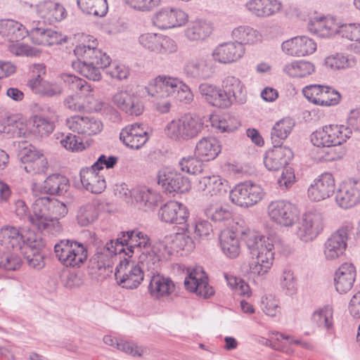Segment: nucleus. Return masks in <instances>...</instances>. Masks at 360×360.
Segmentation results:
<instances>
[{"instance_id":"obj_1","label":"nucleus","mask_w":360,"mask_h":360,"mask_svg":"<svg viewBox=\"0 0 360 360\" xmlns=\"http://www.w3.org/2000/svg\"><path fill=\"white\" fill-rule=\"evenodd\" d=\"M122 236L115 240H110L103 246H98L91 262H97V268L109 266L105 263V257H117V255L124 252L131 257L133 254L138 255L139 262L146 266L148 271L157 272L161 259L164 255L160 252V248H165L162 243L152 245L150 238L139 231L121 232Z\"/></svg>"},{"instance_id":"obj_2","label":"nucleus","mask_w":360,"mask_h":360,"mask_svg":"<svg viewBox=\"0 0 360 360\" xmlns=\"http://www.w3.org/2000/svg\"><path fill=\"white\" fill-rule=\"evenodd\" d=\"M68 212L63 202L49 196H41V193L36 192L32 214L28 218L39 231L57 235L62 231L59 219L64 217Z\"/></svg>"},{"instance_id":"obj_3","label":"nucleus","mask_w":360,"mask_h":360,"mask_svg":"<svg viewBox=\"0 0 360 360\" xmlns=\"http://www.w3.org/2000/svg\"><path fill=\"white\" fill-rule=\"evenodd\" d=\"M148 94L153 98L156 109L161 113L169 111L172 99L189 103L193 95L189 86L177 77L159 75L147 88Z\"/></svg>"},{"instance_id":"obj_4","label":"nucleus","mask_w":360,"mask_h":360,"mask_svg":"<svg viewBox=\"0 0 360 360\" xmlns=\"http://www.w3.org/2000/svg\"><path fill=\"white\" fill-rule=\"evenodd\" d=\"M241 235L252 258L250 272L258 276L264 274L271 268L274 259L273 243L269 238L250 229L242 231Z\"/></svg>"},{"instance_id":"obj_5","label":"nucleus","mask_w":360,"mask_h":360,"mask_svg":"<svg viewBox=\"0 0 360 360\" xmlns=\"http://www.w3.org/2000/svg\"><path fill=\"white\" fill-rule=\"evenodd\" d=\"M74 53L78 60L72 63L73 68L93 81L100 80V69L106 68L111 63L110 56L94 45L79 44L75 48Z\"/></svg>"},{"instance_id":"obj_6","label":"nucleus","mask_w":360,"mask_h":360,"mask_svg":"<svg viewBox=\"0 0 360 360\" xmlns=\"http://www.w3.org/2000/svg\"><path fill=\"white\" fill-rule=\"evenodd\" d=\"M204 124L202 120L191 114H185L169 122L165 127L166 135L174 141H186L198 136Z\"/></svg>"},{"instance_id":"obj_7","label":"nucleus","mask_w":360,"mask_h":360,"mask_svg":"<svg viewBox=\"0 0 360 360\" xmlns=\"http://www.w3.org/2000/svg\"><path fill=\"white\" fill-rule=\"evenodd\" d=\"M56 257L66 267L79 268L88 258L86 246L75 240L63 239L54 245Z\"/></svg>"},{"instance_id":"obj_8","label":"nucleus","mask_w":360,"mask_h":360,"mask_svg":"<svg viewBox=\"0 0 360 360\" xmlns=\"http://www.w3.org/2000/svg\"><path fill=\"white\" fill-rule=\"evenodd\" d=\"M351 136V129L343 124H329L314 131L310 136L312 144L316 147L330 146L346 142Z\"/></svg>"},{"instance_id":"obj_9","label":"nucleus","mask_w":360,"mask_h":360,"mask_svg":"<svg viewBox=\"0 0 360 360\" xmlns=\"http://www.w3.org/2000/svg\"><path fill=\"white\" fill-rule=\"evenodd\" d=\"M263 188L252 181L236 185L229 193L231 201L240 207H249L260 202L264 196Z\"/></svg>"},{"instance_id":"obj_10","label":"nucleus","mask_w":360,"mask_h":360,"mask_svg":"<svg viewBox=\"0 0 360 360\" xmlns=\"http://www.w3.org/2000/svg\"><path fill=\"white\" fill-rule=\"evenodd\" d=\"M115 277L122 288L135 289L143 281V270L139 264H135L127 258L120 257L119 264L115 268Z\"/></svg>"},{"instance_id":"obj_11","label":"nucleus","mask_w":360,"mask_h":360,"mask_svg":"<svg viewBox=\"0 0 360 360\" xmlns=\"http://www.w3.org/2000/svg\"><path fill=\"white\" fill-rule=\"evenodd\" d=\"M270 219L282 226H292L297 221L299 210L295 205L286 200L271 202L267 207Z\"/></svg>"},{"instance_id":"obj_12","label":"nucleus","mask_w":360,"mask_h":360,"mask_svg":"<svg viewBox=\"0 0 360 360\" xmlns=\"http://www.w3.org/2000/svg\"><path fill=\"white\" fill-rule=\"evenodd\" d=\"M353 229L354 224L350 221H345L326 240L323 254L327 260L337 259L343 255L347 248L349 235Z\"/></svg>"},{"instance_id":"obj_13","label":"nucleus","mask_w":360,"mask_h":360,"mask_svg":"<svg viewBox=\"0 0 360 360\" xmlns=\"http://www.w3.org/2000/svg\"><path fill=\"white\" fill-rule=\"evenodd\" d=\"M323 229V217L317 210L305 212L298 223L296 235L304 243L314 240Z\"/></svg>"},{"instance_id":"obj_14","label":"nucleus","mask_w":360,"mask_h":360,"mask_svg":"<svg viewBox=\"0 0 360 360\" xmlns=\"http://www.w3.org/2000/svg\"><path fill=\"white\" fill-rule=\"evenodd\" d=\"M188 216L186 207L174 200L165 203L158 211V217L162 221L181 225L179 230L188 231H189V224H187Z\"/></svg>"},{"instance_id":"obj_15","label":"nucleus","mask_w":360,"mask_h":360,"mask_svg":"<svg viewBox=\"0 0 360 360\" xmlns=\"http://www.w3.org/2000/svg\"><path fill=\"white\" fill-rule=\"evenodd\" d=\"M158 184L166 193H179L188 191L189 181L170 167L161 169L158 174Z\"/></svg>"},{"instance_id":"obj_16","label":"nucleus","mask_w":360,"mask_h":360,"mask_svg":"<svg viewBox=\"0 0 360 360\" xmlns=\"http://www.w3.org/2000/svg\"><path fill=\"white\" fill-rule=\"evenodd\" d=\"M307 100L321 106H330L338 104L341 98L338 91L328 86L311 84L302 90Z\"/></svg>"},{"instance_id":"obj_17","label":"nucleus","mask_w":360,"mask_h":360,"mask_svg":"<svg viewBox=\"0 0 360 360\" xmlns=\"http://www.w3.org/2000/svg\"><path fill=\"white\" fill-rule=\"evenodd\" d=\"M27 36L33 44L43 46L60 44L67 41V37L50 28L43 26L41 22H34L30 30H27Z\"/></svg>"},{"instance_id":"obj_18","label":"nucleus","mask_w":360,"mask_h":360,"mask_svg":"<svg viewBox=\"0 0 360 360\" xmlns=\"http://www.w3.org/2000/svg\"><path fill=\"white\" fill-rule=\"evenodd\" d=\"M335 201L343 209L352 208L360 203V180L347 179L337 191Z\"/></svg>"},{"instance_id":"obj_19","label":"nucleus","mask_w":360,"mask_h":360,"mask_svg":"<svg viewBox=\"0 0 360 360\" xmlns=\"http://www.w3.org/2000/svg\"><path fill=\"white\" fill-rule=\"evenodd\" d=\"M27 245L21 252L24 255L27 263L31 268L40 270L45 266L44 255L40 250L44 248V242L42 238L35 233H31L30 236L26 239Z\"/></svg>"},{"instance_id":"obj_20","label":"nucleus","mask_w":360,"mask_h":360,"mask_svg":"<svg viewBox=\"0 0 360 360\" xmlns=\"http://www.w3.org/2000/svg\"><path fill=\"white\" fill-rule=\"evenodd\" d=\"M335 190V179L332 174L323 173L314 181L309 187L307 193L309 198L319 202L331 196Z\"/></svg>"},{"instance_id":"obj_21","label":"nucleus","mask_w":360,"mask_h":360,"mask_svg":"<svg viewBox=\"0 0 360 360\" xmlns=\"http://www.w3.org/2000/svg\"><path fill=\"white\" fill-rule=\"evenodd\" d=\"M293 157L292 150L287 146L273 145V148L266 152L264 164L269 171H278L288 165Z\"/></svg>"},{"instance_id":"obj_22","label":"nucleus","mask_w":360,"mask_h":360,"mask_svg":"<svg viewBox=\"0 0 360 360\" xmlns=\"http://www.w3.org/2000/svg\"><path fill=\"white\" fill-rule=\"evenodd\" d=\"M188 20V15L181 9L163 8L155 17L154 23L162 30L180 27Z\"/></svg>"},{"instance_id":"obj_23","label":"nucleus","mask_w":360,"mask_h":360,"mask_svg":"<svg viewBox=\"0 0 360 360\" xmlns=\"http://www.w3.org/2000/svg\"><path fill=\"white\" fill-rule=\"evenodd\" d=\"M281 48L289 56L301 57L313 53L316 44L309 37L298 36L283 42Z\"/></svg>"},{"instance_id":"obj_24","label":"nucleus","mask_w":360,"mask_h":360,"mask_svg":"<svg viewBox=\"0 0 360 360\" xmlns=\"http://www.w3.org/2000/svg\"><path fill=\"white\" fill-rule=\"evenodd\" d=\"M66 124L72 131L86 136L95 135L103 129L102 122L94 117L72 116L67 119Z\"/></svg>"},{"instance_id":"obj_25","label":"nucleus","mask_w":360,"mask_h":360,"mask_svg":"<svg viewBox=\"0 0 360 360\" xmlns=\"http://www.w3.org/2000/svg\"><path fill=\"white\" fill-rule=\"evenodd\" d=\"M32 232L25 234L20 233L19 229L14 226H5L0 230V244L5 249L10 251L22 250L27 245L26 239L30 236Z\"/></svg>"},{"instance_id":"obj_26","label":"nucleus","mask_w":360,"mask_h":360,"mask_svg":"<svg viewBox=\"0 0 360 360\" xmlns=\"http://www.w3.org/2000/svg\"><path fill=\"white\" fill-rule=\"evenodd\" d=\"M112 103L120 110L132 116H139L143 112V105L140 98L127 91H120L112 97Z\"/></svg>"},{"instance_id":"obj_27","label":"nucleus","mask_w":360,"mask_h":360,"mask_svg":"<svg viewBox=\"0 0 360 360\" xmlns=\"http://www.w3.org/2000/svg\"><path fill=\"white\" fill-rule=\"evenodd\" d=\"M244 53L245 49L240 44L226 42L217 46L212 55L215 61L222 64H229L239 60Z\"/></svg>"},{"instance_id":"obj_28","label":"nucleus","mask_w":360,"mask_h":360,"mask_svg":"<svg viewBox=\"0 0 360 360\" xmlns=\"http://www.w3.org/2000/svg\"><path fill=\"white\" fill-rule=\"evenodd\" d=\"M187 77L195 79H207L214 74V68L204 57L188 60L184 68Z\"/></svg>"},{"instance_id":"obj_29","label":"nucleus","mask_w":360,"mask_h":360,"mask_svg":"<svg viewBox=\"0 0 360 360\" xmlns=\"http://www.w3.org/2000/svg\"><path fill=\"white\" fill-rule=\"evenodd\" d=\"M355 278L354 266L352 263H343L335 273L334 283L336 290L340 294L347 293L352 289Z\"/></svg>"},{"instance_id":"obj_30","label":"nucleus","mask_w":360,"mask_h":360,"mask_svg":"<svg viewBox=\"0 0 360 360\" xmlns=\"http://www.w3.org/2000/svg\"><path fill=\"white\" fill-rule=\"evenodd\" d=\"M37 11L44 22L50 25L60 22L67 15L66 10L62 4L50 0L38 4Z\"/></svg>"},{"instance_id":"obj_31","label":"nucleus","mask_w":360,"mask_h":360,"mask_svg":"<svg viewBox=\"0 0 360 360\" xmlns=\"http://www.w3.org/2000/svg\"><path fill=\"white\" fill-rule=\"evenodd\" d=\"M282 3L278 0H250L245 7L252 15L258 18H268L279 13Z\"/></svg>"},{"instance_id":"obj_32","label":"nucleus","mask_w":360,"mask_h":360,"mask_svg":"<svg viewBox=\"0 0 360 360\" xmlns=\"http://www.w3.org/2000/svg\"><path fill=\"white\" fill-rule=\"evenodd\" d=\"M68 183V179L63 175L60 174L49 175L39 188L33 190L34 196L35 197L36 192L41 193V196L60 195L67 191Z\"/></svg>"},{"instance_id":"obj_33","label":"nucleus","mask_w":360,"mask_h":360,"mask_svg":"<svg viewBox=\"0 0 360 360\" xmlns=\"http://www.w3.org/2000/svg\"><path fill=\"white\" fill-rule=\"evenodd\" d=\"M27 125L18 115H11L0 120V136L11 139L26 134Z\"/></svg>"},{"instance_id":"obj_34","label":"nucleus","mask_w":360,"mask_h":360,"mask_svg":"<svg viewBox=\"0 0 360 360\" xmlns=\"http://www.w3.org/2000/svg\"><path fill=\"white\" fill-rule=\"evenodd\" d=\"M79 176L82 186L93 193H101L106 187L103 176L91 167L82 168Z\"/></svg>"},{"instance_id":"obj_35","label":"nucleus","mask_w":360,"mask_h":360,"mask_svg":"<svg viewBox=\"0 0 360 360\" xmlns=\"http://www.w3.org/2000/svg\"><path fill=\"white\" fill-rule=\"evenodd\" d=\"M204 213L207 219L220 227L230 225L233 221L232 210L227 205L210 204L204 209Z\"/></svg>"},{"instance_id":"obj_36","label":"nucleus","mask_w":360,"mask_h":360,"mask_svg":"<svg viewBox=\"0 0 360 360\" xmlns=\"http://www.w3.org/2000/svg\"><path fill=\"white\" fill-rule=\"evenodd\" d=\"M221 87L233 103L243 104L247 100V91L241 80L234 76H227L222 81Z\"/></svg>"},{"instance_id":"obj_37","label":"nucleus","mask_w":360,"mask_h":360,"mask_svg":"<svg viewBox=\"0 0 360 360\" xmlns=\"http://www.w3.org/2000/svg\"><path fill=\"white\" fill-rule=\"evenodd\" d=\"M221 146L214 137H203L196 144L195 155L202 160L215 159L221 152Z\"/></svg>"},{"instance_id":"obj_38","label":"nucleus","mask_w":360,"mask_h":360,"mask_svg":"<svg viewBox=\"0 0 360 360\" xmlns=\"http://www.w3.org/2000/svg\"><path fill=\"white\" fill-rule=\"evenodd\" d=\"M174 289L175 285L172 279L160 274L153 275L148 285L150 295L158 299L171 295Z\"/></svg>"},{"instance_id":"obj_39","label":"nucleus","mask_w":360,"mask_h":360,"mask_svg":"<svg viewBox=\"0 0 360 360\" xmlns=\"http://www.w3.org/2000/svg\"><path fill=\"white\" fill-rule=\"evenodd\" d=\"M27 30L19 22L11 20H0V34L10 42H18L23 39Z\"/></svg>"},{"instance_id":"obj_40","label":"nucleus","mask_w":360,"mask_h":360,"mask_svg":"<svg viewBox=\"0 0 360 360\" xmlns=\"http://www.w3.org/2000/svg\"><path fill=\"white\" fill-rule=\"evenodd\" d=\"M184 285L186 290L204 298H209L214 294L213 288L208 284L207 277L204 275H200L198 278L191 273L185 278Z\"/></svg>"},{"instance_id":"obj_41","label":"nucleus","mask_w":360,"mask_h":360,"mask_svg":"<svg viewBox=\"0 0 360 360\" xmlns=\"http://www.w3.org/2000/svg\"><path fill=\"white\" fill-rule=\"evenodd\" d=\"M219 243L223 252L229 258H236L240 253V242L236 232L224 229L219 235Z\"/></svg>"},{"instance_id":"obj_42","label":"nucleus","mask_w":360,"mask_h":360,"mask_svg":"<svg viewBox=\"0 0 360 360\" xmlns=\"http://www.w3.org/2000/svg\"><path fill=\"white\" fill-rule=\"evenodd\" d=\"M212 32L211 23L198 20L188 23L185 35L190 41H202L208 37Z\"/></svg>"},{"instance_id":"obj_43","label":"nucleus","mask_w":360,"mask_h":360,"mask_svg":"<svg viewBox=\"0 0 360 360\" xmlns=\"http://www.w3.org/2000/svg\"><path fill=\"white\" fill-rule=\"evenodd\" d=\"M232 38L236 44H254L261 40V34L253 27L248 25H240L231 32Z\"/></svg>"},{"instance_id":"obj_44","label":"nucleus","mask_w":360,"mask_h":360,"mask_svg":"<svg viewBox=\"0 0 360 360\" xmlns=\"http://www.w3.org/2000/svg\"><path fill=\"white\" fill-rule=\"evenodd\" d=\"M294 126L295 121L290 117L276 122L271 131L272 144L283 146V141L289 136Z\"/></svg>"},{"instance_id":"obj_45","label":"nucleus","mask_w":360,"mask_h":360,"mask_svg":"<svg viewBox=\"0 0 360 360\" xmlns=\"http://www.w3.org/2000/svg\"><path fill=\"white\" fill-rule=\"evenodd\" d=\"M78 7L85 13L103 17L108 11L107 0H75Z\"/></svg>"},{"instance_id":"obj_46","label":"nucleus","mask_w":360,"mask_h":360,"mask_svg":"<svg viewBox=\"0 0 360 360\" xmlns=\"http://www.w3.org/2000/svg\"><path fill=\"white\" fill-rule=\"evenodd\" d=\"M315 70L314 65L306 60H297L285 65L283 71L292 77H304Z\"/></svg>"},{"instance_id":"obj_47","label":"nucleus","mask_w":360,"mask_h":360,"mask_svg":"<svg viewBox=\"0 0 360 360\" xmlns=\"http://www.w3.org/2000/svg\"><path fill=\"white\" fill-rule=\"evenodd\" d=\"M134 198L136 201L146 211L153 210L158 205V202L161 200V196L159 193L150 189L145 188L138 191Z\"/></svg>"},{"instance_id":"obj_48","label":"nucleus","mask_w":360,"mask_h":360,"mask_svg":"<svg viewBox=\"0 0 360 360\" xmlns=\"http://www.w3.org/2000/svg\"><path fill=\"white\" fill-rule=\"evenodd\" d=\"M195 181L197 188L200 191H205L212 195H216L217 192L221 191L222 183L219 176H207L200 175L196 176Z\"/></svg>"},{"instance_id":"obj_49","label":"nucleus","mask_w":360,"mask_h":360,"mask_svg":"<svg viewBox=\"0 0 360 360\" xmlns=\"http://www.w3.org/2000/svg\"><path fill=\"white\" fill-rule=\"evenodd\" d=\"M98 216L96 206L93 203H88L79 207L77 214V223L81 226H86L94 222Z\"/></svg>"},{"instance_id":"obj_50","label":"nucleus","mask_w":360,"mask_h":360,"mask_svg":"<svg viewBox=\"0 0 360 360\" xmlns=\"http://www.w3.org/2000/svg\"><path fill=\"white\" fill-rule=\"evenodd\" d=\"M41 155L42 153L38 151L34 146L27 141L18 143V157L24 165H28Z\"/></svg>"},{"instance_id":"obj_51","label":"nucleus","mask_w":360,"mask_h":360,"mask_svg":"<svg viewBox=\"0 0 360 360\" xmlns=\"http://www.w3.org/2000/svg\"><path fill=\"white\" fill-rule=\"evenodd\" d=\"M332 317L333 309L330 307L326 306L324 308L314 312L311 319L312 321L319 327L330 329L333 326Z\"/></svg>"},{"instance_id":"obj_52","label":"nucleus","mask_w":360,"mask_h":360,"mask_svg":"<svg viewBox=\"0 0 360 360\" xmlns=\"http://www.w3.org/2000/svg\"><path fill=\"white\" fill-rule=\"evenodd\" d=\"M199 158L196 155L183 158L179 162L181 169L188 174H200L202 172V160H200Z\"/></svg>"},{"instance_id":"obj_53","label":"nucleus","mask_w":360,"mask_h":360,"mask_svg":"<svg viewBox=\"0 0 360 360\" xmlns=\"http://www.w3.org/2000/svg\"><path fill=\"white\" fill-rule=\"evenodd\" d=\"M343 143L331 145L330 146H322L326 148L323 152L321 159L326 162L335 161L342 159L346 154V150L342 146Z\"/></svg>"},{"instance_id":"obj_54","label":"nucleus","mask_w":360,"mask_h":360,"mask_svg":"<svg viewBox=\"0 0 360 360\" xmlns=\"http://www.w3.org/2000/svg\"><path fill=\"white\" fill-rule=\"evenodd\" d=\"M160 35L155 33H145L139 37V42L145 49L158 53Z\"/></svg>"},{"instance_id":"obj_55","label":"nucleus","mask_w":360,"mask_h":360,"mask_svg":"<svg viewBox=\"0 0 360 360\" xmlns=\"http://www.w3.org/2000/svg\"><path fill=\"white\" fill-rule=\"evenodd\" d=\"M32 130L40 136H47L53 131V125L47 119L41 116H34Z\"/></svg>"},{"instance_id":"obj_56","label":"nucleus","mask_w":360,"mask_h":360,"mask_svg":"<svg viewBox=\"0 0 360 360\" xmlns=\"http://www.w3.org/2000/svg\"><path fill=\"white\" fill-rule=\"evenodd\" d=\"M132 134H120V141L128 148L139 150L143 147L148 140V134L133 135Z\"/></svg>"},{"instance_id":"obj_57","label":"nucleus","mask_w":360,"mask_h":360,"mask_svg":"<svg viewBox=\"0 0 360 360\" xmlns=\"http://www.w3.org/2000/svg\"><path fill=\"white\" fill-rule=\"evenodd\" d=\"M32 72L34 75V77L28 80L27 86L34 93L38 94L40 90V87L43 84L44 81L41 79V75L45 74L46 67L44 64H34L33 65Z\"/></svg>"},{"instance_id":"obj_58","label":"nucleus","mask_w":360,"mask_h":360,"mask_svg":"<svg viewBox=\"0 0 360 360\" xmlns=\"http://www.w3.org/2000/svg\"><path fill=\"white\" fill-rule=\"evenodd\" d=\"M342 37L351 41H360V24L349 23L341 25L338 30Z\"/></svg>"},{"instance_id":"obj_59","label":"nucleus","mask_w":360,"mask_h":360,"mask_svg":"<svg viewBox=\"0 0 360 360\" xmlns=\"http://www.w3.org/2000/svg\"><path fill=\"white\" fill-rule=\"evenodd\" d=\"M24 169L32 175L46 173L48 169V161L42 154L28 165H24Z\"/></svg>"},{"instance_id":"obj_60","label":"nucleus","mask_w":360,"mask_h":360,"mask_svg":"<svg viewBox=\"0 0 360 360\" xmlns=\"http://www.w3.org/2000/svg\"><path fill=\"white\" fill-rule=\"evenodd\" d=\"M325 64L332 70L345 69L352 65L350 59L342 54L327 57Z\"/></svg>"},{"instance_id":"obj_61","label":"nucleus","mask_w":360,"mask_h":360,"mask_svg":"<svg viewBox=\"0 0 360 360\" xmlns=\"http://www.w3.org/2000/svg\"><path fill=\"white\" fill-rule=\"evenodd\" d=\"M117 349L133 356L141 357L147 351L146 347L138 346L134 342L121 340L117 344Z\"/></svg>"},{"instance_id":"obj_62","label":"nucleus","mask_w":360,"mask_h":360,"mask_svg":"<svg viewBox=\"0 0 360 360\" xmlns=\"http://www.w3.org/2000/svg\"><path fill=\"white\" fill-rule=\"evenodd\" d=\"M21 266V259L15 254L7 253L1 257L0 267L7 271H15Z\"/></svg>"},{"instance_id":"obj_63","label":"nucleus","mask_w":360,"mask_h":360,"mask_svg":"<svg viewBox=\"0 0 360 360\" xmlns=\"http://www.w3.org/2000/svg\"><path fill=\"white\" fill-rule=\"evenodd\" d=\"M190 230L199 237L209 236L212 232V226L207 220H200L194 224L190 225Z\"/></svg>"},{"instance_id":"obj_64","label":"nucleus","mask_w":360,"mask_h":360,"mask_svg":"<svg viewBox=\"0 0 360 360\" xmlns=\"http://www.w3.org/2000/svg\"><path fill=\"white\" fill-rule=\"evenodd\" d=\"M60 142L63 147L72 151L82 150L84 148L82 141L79 140L76 135L72 134H67Z\"/></svg>"}]
</instances>
